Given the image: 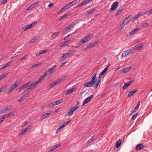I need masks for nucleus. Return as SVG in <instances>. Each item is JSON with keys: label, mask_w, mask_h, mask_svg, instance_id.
Wrapping results in <instances>:
<instances>
[{"label": "nucleus", "mask_w": 152, "mask_h": 152, "mask_svg": "<svg viewBox=\"0 0 152 152\" xmlns=\"http://www.w3.org/2000/svg\"><path fill=\"white\" fill-rule=\"evenodd\" d=\"M13 63V62L12 61H9L4 66L6 68V67H8V66H10L11 64Z\"/></svg>", "instance_id": "45"}, {"label": "nucleus", "mask_w": 152, "mask_h": 152, "mask_svg": "<svg viewBox=\"0 0 152 152\" xmlns=\"http://www.w3.org/2000/svg\"><path fill=\"white\" fill-rule=\"evenodd\" d=\"M93 95H92L85 99L84 100L82 105L84 106L88 102H90L91 100V99L93 98Z\"/></svg>", "instance_id": "5"}, {"label": "nucleus", "mask_w": 152, "mask_h": 152, "mask_svg": "<svg viewBox=\"0 0 152 152\" xmlns=\"http://www.w3.org/2000/svg\"><path fill=\"white\" fill-rule=\"evenodd\" d=\"M9 118V117H8V116L7 114H4L2 115L1 118H0V119H1V120L4 119H5L6 118Z\"/></svg>", "instance_id": "44"}, {"label": "nucleus", "mask_w": 152, "mask_h": 152, "mask_svg": "<svg viewBox=\"0 0 152 152\" xmlns=\"http://www.w3.org/2000/svg\"><path fill=\"white\" fill-rule=\"evenodd\" d=\"M87 46H88V48H89V49L92 48L94 47V46L93 45V44L91 43L90 44H89L88 45H87Z\"/></svg>", "instance_id": "64"}, {"label": "nucleus", "mask_w": 152, "mask_h": 152, "mask_svg": "<svg viewBox=\"0 0 152 152\" xmlns=\"http://www.w3.org/2000/svg\"><path fill=\"white\" fill-rule=\"evenodd\" d=\"M56 65L53 66L51 68L49 69L48 70V72H49V74H50L52 73L55 69V68Z\"/></svg>", "instance_id": "30"}, {"label": "nucleus", "mask_w": 152, "mask_h": 152, "mask_svg": "<svg viewBox=\"0 0 152 152\" xmlns=\"http://www.w3.org/2000/svg\"><path fill=\"white\" fill-rule=\"evenodd\" d=\"M123 10L122 8H120L118 10L117 12L115 14L116 16H117L121 14Z\"/></svg>", "instance_id": "25"}, {"label": "nucleus", "mask_w": 152, "mask_h": 152, "mask_svg": "<svg viewBox=\"0 0 152 152\" xmlns=\"http://www.w3.org/2000/svg\"><path fill=\"white\" fill-rule=\"evenodd\" d=\"M66 77L65 76L61 77L60 78L58 79L57 80H55L57 84H58L61 83L62 82L65 80Z\"/></svg>", "instance_id": "12"}, {"label": "nucleus", "mask_w": 152, "mask_h": 152, "mask_svg": "<svg viewBox=\"0 0 152 152\" xmlns=\"http://www.w3.org/2000/svg\"><path fill=\"white\" fill-rule=\"evenodd\" d=\"M73 89H68L66 91V92L65 93L66 95H67L69 94L72 93L73 92Z\"/></svg>", "instance_id": "40"}, {"label": "nucleus", "mask_w": 152, "mask_h": 152, "mask_svg": "<svg viewBox=\"0 0 152 152\" xmlns=\"http://www.w3.org/2000/svg\"><path fill=\"white\" fill-rule=\"evenodd\" d=\"M46 76V75L45 74L41 75L39 78L38 80L36 82L38 84L39 83H41L42 81L43 80L44 78H45Z\"/></svg>", "instance_id": "18"}, {"label": "nucleus", "mask_w": 152, "mask_h": 152, "mask_svg": "<svg viewBox=\"0 0 152 152\" xmlns=\"http://www.w3.org/2000/svg\"><path fill=\"white\" fill-rule=\"evenodd\" d=\"M37 23V22H34L30 24L26 25V27L27 30L33 28Z\"/></svg>", "instance_id": "14"}, {"label": "nucleus", "mask_w": 152, "mask_h": 152, "mask_svg": "<svg viewBox=\"0 0 152 152\" xmlns=\"http://www.w3.org/2000/svg\"><path fill=\"white\" fill-rule=\"evenodd\" d=\"M95 9H92L87 12L86 14L85 15L86 16H88L92 14L93 12L94 11Z\"/></svg>", "instance_id": "24"}, {"label": "nucleus", "mask_w": 152, "mask_h": 152, "mask_svg": "<svg viewBox=\"0 0 152 152\" xmlns=\"http://www.w3.org/2000/svg\"><path fill=\"white\" fill-rule=\"evenodd\" d=\"M48 51V50H45L40 51L41 54H43L47 53Z\"/></svg>", "instance_id": "59"}, {"label": "nucleus", "mask_w": 152, "mask_h": 152, "mask_svg": "<svg viewBox=\"0 0 152 152\" xmlns=\"http://www.w3.org/2000/svg\"><path fill=\"white\" fill-rule=\"evenodd\" d=\"M131 67L125 68L123 71L124 73H126L130 71Z\"/></svg>", "instance_id": "35"}, {"label": "nucleus", "mask_w": 152, "mask_h": 152, "mask_svg": "<svg viewBox=\"0 0 152 152\" xmlns=\"http://www.w3.org/2000/svg\"><path fill=\"white\" fill-rule=\"evenodd\" d=\"M140 30V28H137L131 31L129 34L127 35L128 36L130 37L133 35L136 31H138Z\"/></svg>", "instance_id": "13"}, {"label": "nucleus", "mask_w": 152, "mask_h": 152, "mask_svg": "<svg viewBox=\"0 0 152 152\" xmlns=\"http://www.w3.org/2000/svg\"><path fill=\"white\" fill-rule=\"evenodd\" d=\"M8 75V74L6 73H5L3 74H2L1 76H0V77L1 79H2L6 76H7Z\"/></svg>", "instance_id": "50"}, {"label": "nucleus", "mask_w": 152, "mask_h": 152, "mask_svg": "<svg viewBox=\"0 0 152 152\" xmlns=\"http://www.w3.org/2000/svg\"><path fill=\"white\" fill-rule=\"evenodd\" d=\"M75 50H72L69 51L67 53H64L62 56L60 58V61H62L64 59L69 58L72 55V53H75Z\"/></svg>", "instance_id": "2"}, {"label": "nucleus", "mask_w": 152, "mask_h": 152, "mask_svg": "<svg viewBox=\"0 0 152 152\" xmlns=\"http://www.w3.org/2000/svg\"><path fill=\"white\" fill-rule=\"evenodd\" d=\"M139 18V17L138 16V15H135L134 17L132 18V20L133 22H134V21L136 20V19H137L138 18Z\"/></svg>", "instance_id": "49"}, {"label": "nucleus", "mask_w": 152, "mask_h": 152, "mask_svg": "<svg viewBox=\"0 0 152 152\" xmlns=\"http://www.w3.org/2000/svg\"><path fill=\"white\" fill-rule=\"evenodd\" d=\"M140 101H138L137 106L134 109V110L133 111H131V113L130 114V115L133 114L138 110V109L140 106Z\"/></svg>", "instance_id": "16"}, {"label": "nucleus", "mask_w": 152, "mask_h": 152, "mask_svg": "<svg viewBox=\"0 0 152 152\" xmlns=\"http://www.w3.org/2000/svg\"><path fill=\"white\" fill-rule=\"evenodd\" d=\"M152 14V9L151 10H149L147 11H146L145 12L144 14L147 15H150Z\"/></svg>", "instance_id": "37"}, {"label": "nucleus", "mask_w": 152, "mask_h": 152, "mask_svg": "<svg viewBox=\"0 0 152 152\" xmlns=\"http://www.w3.org/2000/svg\"><path fill=\"white\" fill-rule=\"evenodd\" d=\"M50 113H46L44 114L43 115L40 117L39 118V120L40 121H42L43 120V119H44L46 118L48 115H50Z\"/></svg>", "instance_id": "21"}, {"label": "nucleus", "mask_w": 152, "mask_h": 152, "mask_svg": "<svg viewBox=\"0 0 152 152\" xmlns=\"http://www.w3.org/2000/svg\"><path fill=\"white\" fill-rule=\"evenodd\" d=\"M55 102L56 103V105H58L62 103L63 102V101L62 100L60 99L57 101H55Z\"/></svg>", "instance_id": "55"}, {"label": "nucleus", "mask_w": 152, "mask_h": 152, "mask_svg": "<svg viewBox=\"0 0 152 152\" xmlns=\"http://www.w3.org/2000/svg\"><path fill=\"white\" fill-rule=\"evenodd\" d=\"M32 83L31 81H30L21 86H20L19 87L17 88L16 90L17 91H21L23 90V89L27 88L28 86H29L30 84Z\"/></svg>", "instance_id": "3"}, {"label": "nucleus", "mask_w": 152, "mask_h": 152, "mask_svg": "<svg viewBox=\"0 0 152 152\" xmlns=\"http://www.w3.org/2000/svg\"><path fill=\"white\" fill-rule=\"evenodd\" d=\"M10 107V106H7L4 108L3 109L0 110V113L2 114L6 112Z\"/></svg>", "instance_id": "19"}, {"label": "nucleus", "mask_w": 152, "mask_h": 152, "mask_svg": "<svg viewBox=\"0 0 152 152\" xmlns=\"http://www.w3.org/2000/svg\"><path fill=\"white\" fill-rule=\"evenodd\" d=\"M94 137L95 135L92 136L91 138L87 142V144H88L89 143H90L91 142L94 140Z\"/></svg>", "instance_id": "38"}, {"label": "nucleus", "mask_w": 152, "mask_h": 152, "mask_svg": "<svg viewBox=\"0 0 152 152\" xmlns=\"http://www.w3.org/2000/svg\"><path fill=\"white\" fill-rule=\"evenodd\" d=\"M94 84L91 82L90 81L86 83L84 86L86 87H92L94 85Z\"/></svg>", "instance_id": "26"}, {"label": "nucleus", "mask_w": 152, "mask_h": 152, "mask_svg": "<svg viewBox=\"0 0 152 152\" xmlns=\"http://www.w3.org/2000/svg\"><path fill=\"white\" fill-rule=\"evenodd\" d=\"M133 81V80H132V81H129L126 83H125L123 86V89L125 90L128 88Z\"/></svg>", "instance_id": "11"}, {"label": "nucleus", "mask_w": 152, "mask_h": 152, "mask_svg": "<svg viewBox=\"0 0 152 152\" xmlns=\"http://www.w3.org/2000/svg\"><path fill=\"white\" fill-rule=\"evenodd\" d=\"M27 30V29L25 26V27L23 28L20 29V31L21 33H22V32L25 31H26Z\"/></svg>", "instance_id": "57"}, {"label": "nucleus", "mask_w": 152, "mask_h": 152, "mask_svg": "<svg viewBox=\"0 0 152 152\" xmlns=\"http://www.w3.org/2000/svg\"><path fill=\"white\" fill-rule=\"evenodd\" d=\"M70 15V13L69 12H66L65 14L63 16H62L59 19V20H61L63 19L64 18H66V17Z\"/></svg>", "instance_id": "29"}, {"label": "nucleus", "mask_w": 152, "mask_h": 152, "mask_svg": "<svg viewBox=\"0 0 152 152\" xmlns=\"http://www.w3.org/2000/svg\"><path fill=\"white\" fill-rule=\"evenodd\" d=\"M130 16H129L127 18H125V20L123 21L122 22L124 23L125 25H126L130 21Z\"/></svg>", "instance_id": "23"}, {"label": "nucleus", "mask_w": 152, "mask_h": 152, "mask_svg": "<svg viewBox=\"0 0 152 152\" xmlns=\"http://www.w3.org/2000/svg\"><path fill=\"white\" fill-rule=\"evenodd\" d=\"M31 91L30 90L29 88H26L24 90L23 92V94H25L27 93H28L27 92H29L30 91Z\"/></svg>", "instance_id": "39"}, {"label": "nucleus", "mask_w": 152, "mask_h": 152, "mask_svg": "<svg viewBox=\"0 0 152 152\" xmlns=\"http://www.w3.org/2000/svg\"><path fill=\"white\" fill-rule=\"evenodd\" d=\"M75 34V32H73L71 34H69V35H68V36H66V37H65V38H64V39H66V38L69 37L70 36H71V37H72V35H74Z\"/></svg>", "instance_id": "61"}, {"label": "nucleus", "mask_w": 152, "mask_h": 152, "mask_svg": "<svg viewBox=\"0 0 152 152\" xmlns=\"http://www.w3.org/2000/svg\"><path fill=\"white\" fill-rule=\"evenodd\" d=\"M75 24L74 23H72L71 24L69 25L67 27L68 28V30L73 28L75 26Z\"/></svg>", "instance_id": "43"}, {"label": "nucleus", "mask_w": 152, "mask_h": 152, "mask_svg": "<svg viewBox=\"0 0 152 152\" xmlns=\"http://www.w3.org/2000/svg\"><path fill=\"white\" fill-rule=\"evenodd\" d=\"M121 141L120 140H118L116 142V147L117 148L121 145Z\"/></svg>", "instance_id": "31"}, {"label": "nucleus", "mask_w": 152, "mask_h": 152, "mask_svg": "<svg viewBox=\"0 0 152 152\" xmlns=\"http://www.w3.org/2000/svg\"><path fill=\"white\" fill-rule=\"evenodd\" d=\"M125 25L124 24V23L122 22V24H121L120 26L119 27V28H118L119 29H121L123 28L125 26Z\"/></svg>", "instance_id": "52"}, {"label": "nucleus", "mask_w": 152, "mask_h": 152, "mask_svg": "<svg viewBox=\"0 0 152 152\" xmlns=\"http://www.w3.org/2000/svg\"><path fill=\"white\" fill-rule=\"evenodd\" d=\"M110 65V63H109L108 64L107 66L103 70L105 72H106V71L107 70L108 68H109V66Z\"/></svg>", "instance_id": "53"}, {"label": "nucleus", "mask_w": 152, "mask_h": 152, "mask_svg": "<svg viewBox=\"0 0 152 152\" xmlns=\"http://www.w3.org/2000/svg\"><path fill=\"white\" fill-rule=\"evenodd\" d=\"M138 90L137 89H135L132 91L129 92L127 96L128 97H130L132 96L134 94L137 92Z\"/></svg>", "instance_id": "10"}, {"label": "nucleus", "mask_w": 152, "mask_h": 152, "mask_svg": "<svg viewBox=\"0 0 152 152\" xmlns=\"http://www.w3.org/2000/svg\"><path fill=\"white\" fill-rule=\"evenodd\" d=\"M119 3L118 1H115L113 3L111 6V7L110 9L111 10H114L116 9L118 7Z\"/></svg>", "instance_id": "7"}, {"label": "nucleus", "mask_w": 152, "mask_h": 152, "mask_svg": "<svg viewBox=\"0 0 152 152\" xmlns=\"http://www.w3.org/2000/svg\"><path fill=\"white\" fill-rule=\"evenodd\" d=\"M71 120L68 121H67L63 123V124H62L61 125H60V126L61 128H63L64 127L66 126L69 123L71 122Z\"/></svg>", "instance_id": "27"}, {"label": "nucleus", "mask_w": 152, "mask_h": 152, "mask_svg": "<svg viewBox=\"0 0 152 152\" xmlns=\"http://www.w3.org/2000/svg\"><path fill=\"white\" fill-rule=\"evenodd\" d=\"M69 8L68 6L67 5H66V6H64L63 7L62 9L64 11V10H66L67 9Z\"/></svg>", "instance_id": "54"}, {"label": "nucleus", "mask_w": 152, "mask_h": 152, "mask_svg": "<svg viewBox=\"0 0 152 152\" xmlns=\"http://www.w3.org/2000/svg\"><path fill=\"white\" fill-rule=\"evenodd\" d=\"M73 113V111L71 110L70 109L69 111L65 115V116H69L72 115Z\"/></svg>", "instance_id": "36"}, {"label": "nucleus", "mask_w": 152, "mask_h": 152, "mask_svg": "<svg viewBox=\"0 0 152 152\" xmlns=\"http://www.w3.org/2000/svg\"><path fill=\"white\" fill-rule=\"evenodd\" d=\"M143 46V45L140 44L139 45H136L135 48H134V49L136 50H142V48Z\"/></svg>", "instance_id": "20"}, {"label": "nucleus", "mask_w": 152, "mask_h": 152, "mask_svg": "<svg viewBox=\"0 0 152 152\" xmlns=\"http://www.w3.org/2000/svg\"><path fill=\"white\" fill-rule=\"evenodd\" d=\"M132 53V51L130 50L129 49L123 52L121 56L123 58H125Z\"/></svg>", "instance_id": "4"}, {"label": "nucleus", "mask_w": 152, "mask_h": 152, "mask_svg": "<svg viewBox=\"0 0 152 152\" xmlns=\"http://www.w3.org/2000/svg\"><path fill=\"white\" fill-rule=\"evenodd\" d=\"M37 5L36 4H32L30 6H29L27 9V10H31L33 8H34L36 6H37Z\"/></svg>", "instance_id": "32"}, {"label": "nucleus", "mask_w": 152, "mask_h": 152, "mask_svg": "<svg viewBox=\"0 0 152 152\" xmlns=\"http://www.w3.org/2000/svg\"><path fill=\"white\" fill-rule=\"evenodd\" d=\"M57 85L58 84L56 82V81H55L54 82L52 83L51 84H50L48 86V89L50 90L51 88L53 87L54 86Z\"/></svg>", "instance_id": "22"}, {"label": "nucleus", "mask_w": 152, "mask_h": 152, "mask_svg": "<svg viewBox=\"0 0 152 152\" xmlns=\"http://www.w3.org/2000/svg\"><path fill=\"white\" fill-rule=\"evenodd\" d=\"M28 94L27 93L25 94H23V96L21 97L18 100V101L19 102H20L23 100H25L28 97Z\"/></svg>", "instance_id": "15"}, {"label": "nucleus", "mask_w": 152, "mask_h": 152, "mask_svg": "<svg viewBox=\"0 0 152 152\" xmlns=\"http://www.w3.org/2000/svg\"><path fill=\"white\" fill-rule=\"evenodd\" d=\"M38 85V84L37 83L35 82L34 83H32L30 85H29V87L28 88H29L30 90L31 91V90H33L35 87L36 86H37Z\"/></svg>", "instance_id": "17"}, {"label": "nucleus", "mask_w": 152, "mask_h": 152, "mask_svg": "<svg viewBox=\"0 0 152 152\" xmlns=\"http://www.w3.org/2000/svg\"><path fill=\"white\" fill-rule=\"evenodd\" d=\"M145 147V146L144 144L141 143L137 145L135 148L136 150L139 151L144 149Z\"/></svg>", "instance_id": "6"}, {"label": "nucleus", "mask_w": 152, "mask_h": 152, "mask_svg": "<svg viewBox=\"0 0 152 152\" xmlns=\"http://www.w3.org/2000/svg\"><path fill=\"white\" fill-rule=\"evenodd\" d=\"M6 87L5 86H3L0 88V93L4 91Z\"/></svg>", "instance_id": "51"}, {"label": "nucleus", "mask_w": 152, "mask_h": 152, "mask_svg": "<svg viewBox=\"0 0 152 152\" xmlns=\"http://www.w3.org/2000/svg\"><path fill=\"white\" fill-rule=\"evenodd\" d=\"M139 115V113H136V114L134 115H133L132 116L131 119L132 120L135 119Z\"/></svg>", "instance_id": "47"}, {"label": "nucleus", "mask_w": 152, "mask_h": 152, "mask_svg": "<svg viewBox=\"0 0 152 152\" xmlns=\"http://www.w3.org/2000/svg\"><path fill=\"white\" fill-rule=\"evenodd\" d=\"M79 106L77 105L75 107H71L70 109L72 110L73 112L76 111L79 107Z\"/></svg>", "instance_id": "34"}, {"label": "nucleus", "mask_w": 152, "mask_h": 152, "mask_svg": "<svg viewBox=\"0 0 152 152\" xmlns=\"http://www.w3.org/2000/svg\"><path fill=\"white\" fill-rule=\"evenodd\" d=\"M18 81H16L15 84L11 86L9 91L10 92L15 89L18 86Z\"/></svg>", "instance_id": "9"}, {"label": "nucleus", "mask_w": 152, "mask_h": 152, "mask_svg": "<svg viewBox=\"0 0 152 152\" xmlns=\"http://www.w3.org/2000/svg\"><path fill=\"white\" fill-rule=\"evenodd\" d=\"M28 56V54H26V55H25L24 56L22 57V58H21V59H20V61H22L24 59L26 58Z\"/></svg>", "instance_id": "62"}, {"label": "nucleus", "mask_w": 152, "mask_h": 152, "mask_svg": "<svg viewBox=\"0 0 152 152\" xmlns=\"http://www.w3.org/2000/svg\"><path fill=\"white\" fill-rule=\"evenodd\" d=\"M41 64L40 63H38L37 64H36L32 65L31 67H30V68H33L36 67H37L40 65Z\"/></svg>", "instance_id": "48"}, {"label": "nucleus", "mask_w": 152, "mask_h": 152, "mask_svg": "<svg viewBox=\"0 0 152 152\" xmlns=\"http://www.w3.org/2000/svg\"><path fill=\"white\" fill-rule=\"evenodd\" d=\"M59 33V32H56L54 33L52 36V39H54L56 38Z\"/></svg>", "instance_id": "33"}, {"label": "nucleus", "mask_w": 152, "mask_h": 152, "mask_svg": "<svg viewBox=\"0 0 152 152\" xmlns=\"http://www.w3.org/2000/svg\"><path fill=\"white\" fill-rule=\"evenodd\" d=\"M7 0H3L1 3V5H3L6 3L7 2Z\"/></svg>", "instance_id": "60"}, {"label": "nucleus", "mask_w": 152, "mask_h": 152, "mask_svg": "<svg viewBox=\"0 0 152 152\" xmlns=\"http://www.w3.org/2000/svg\"><path fill=\"white\" fill-rule=\"evenodd\" d=\"M74 40V39L72 38V39H71L69 40H67V41H65L63 42L62 45H60V46H66L67 45H69L72 42L73 40Z\"/></svg>", "instance_id": "8"}, {"label": "nucleus", "mask_w": 152, "mask_h": 152, "mask_svg": "<svg viewBox=\"0 0 152 152\" xmlns=\"http://www.w3.org/2000/svg\"><path fill=\"white\" fill-rule=\"evenodd\" d=\"M93 36V34H91L83 38L77 44L75 48H77L82 46L83 44L90 41L91 39Z\"/></svg>", "instance_id": "1"}, {"label": "nucleus", "mask_w": 152, "mask_h": 152, "mask_svg": "<svg viewBox=\"0 0 152 152\" xmlns=\"http://www.w3.org/2000/svg\"><path fill=\"white\" fill-rule=\"evenodd\" d=\"M8 116V117H10V116H13L14 115V113H12V112H10L9 113L7 114Z\"/></svg>", "instance_id": "56"}, {"label": "nucleus", "mask_w": 152, "mask_h": 152, "mask_svg": "<svg viewBox=\"0 0 152 152\" xmlns=\"http://www.w3.org/2000/svg\"><path fill=\"white\" fill-rule=\"evenodd\" d=\"M92 0H85L81 3V5H85L91 2Z\"/></svg>", "instance_id": "28"}, {"label": "nucleus", "mask_w": 152, "mask_h": 152, "mask_svg": "<svg viewBox=\"0 0 152 152\" xmlns=\"http://www.w3.org/2000/svg\"><path fill=\"white\" fill-rule=\"evenodd\" d=\"M60 144H56L53 147L54 148L55 150L57 148L59 147H60Z\"/></svg>", "instance_id": "58"}, {"label": "nucleus", "mask_w": 152, "mask_h": 152, "mask_svg": "<svg viewBox=\"0 0 152 152\" xmlns=\"http://www.w3.org/2000/svg\"><path fill=\"white\" fill-rule=\"evenodd\" d=\"M30 126H28V127H27L25 129H23L22 131L23 133H26L29 130V127H30Z\"/></svg>", "instance_id": "46"}, {"label": "nucleus", "mask_w": 152, "mask_h": 152, "mask_svg": "<svg viewBox=\"0 0 152 152\" xmlns=\"http://www.w3.org/2000/svg\"><path fill=\"white\" fill-rule=\"evenodd\" d=\"M38 39V37H35L31 40L30 42V43H32L36 41Z\"/></svg>", "instance_id": "41"}, {"label": "nucleus", "mask_w": 152, "mask_h": 152, "mask_svg": "<svg viewBox=\"0 0 152 152\" xmlns=\"http://www.w3.org/2000/svg\"><path fill=\"white\" fill-rule=\"evenodd\" d=\"M62 129V128H61V126H60L59 128H58L56 130V133L57 134L58 133V132H59L61 129Z\"/></svg>", "instance_id": "63"}, {"label": "nucleus", "mask_w": 152, "mask_h": 152, "mask_svg": "<svg viewBox=\"0 0 152 152\" xmlns=\"http://www.w3.org/2000/svg\"><path fill=\"white\" fill-rule=\"evenodd\" d=\"M97 80V78H95L92 77L91 79V80L90 81L91 82L94 84L95 83Z\"/></svg>", "instance_id": "42"}]
</instances>
